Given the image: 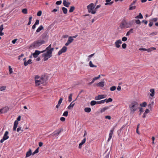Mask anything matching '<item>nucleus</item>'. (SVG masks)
Here are the masks:
<instances>
[{
	"label": "nucleus",
	"instance_id": "31",
	"mask_svg": "<svg viewBox=\"0 0 158 158\" xmlns=\"http://www.w3.org/2000/svg\"><path fill=\"white\" fill-rule=\"evenodd\" d=\"M85 112L87 113H89L91 111V109L89 107H86L84 109Z\"/></svg>",
	"mask_w": 158,
	"mask_h": 158
},
{
	"label": "nucleus",
	"instance_id": "26",
	"mask_svg": "<svg viewBox=\"0 0 158 158\" xmlns=\"http://www.w3.org/2000/svg\"><path fill=\"white\" fill-rule=\"evenodd\" d=\"M32 154L31 150L30 149L29 151H28L26 154V157H27L30 156Z\"/></svg>",
	"mask_w": 158,
	"mask_h": 158
},
{
	"label": "nucleus",
	"instance_id": "20",
	"mask_svg": "<svg viewBox=\"0 0 158 158\" xmlns=\"http://www.w3.org/2000/svg\"><path fill=\"white\" fill-rule=\"evenodd\" d=\"M100 75H99V76L98 77H95L93 79L92 81L89 83V84L91 85L92 84H93L94 82V81H95L99 79L100 78Z\"/></svg>",
	"mask_w": 158,
	"mask_h": 158
},
{
	"label": "nucleus",
	"instance_id": "53",
	"mask_svg": "<svg viewBox=\"0 0 158 158\" xmlns=\"http://www.w3.org/2000/svg\"><path fill=\"white\" fill-rule=\"evenodd\" d=\"M127 44L125 43H123L122 45V47L123 49H125L126 48Z\"/></svg>",
	"mask_w": 158,
	"mask_h": 158
},
{
	"label": "nucleus",
	"instance_id": "1",
	"mask_svg": "<svg viewBox=\"0 0 158 158\" xmlns=\"http://www.w3.org/2000/svg\"><path fill=\"white\" fill-rule=\"evenodd\" d=\"M139 104L136 102L133 101L129 105V108L131 114H134L139 108Z\"/></svg>",
	"mask_w": 158,
	"mask_h": 158
},
{
	"label": "nucleus",
	"instance_id": "10",
	"mask_svg": "<svg viewBox=\"0 0 158 158\" xmlns=\"http://www.w3.org/2000/svg\"><path fill=\"white\" fill-rule=\"evenodd\" d=\"M9 109V108L7 106H6L3 108L0 109V113H4L6 112Z\"/></svg>",
	"mask_w": 158,
	"mask_h": 158
},
{
	"label": "nucleus",
	"instance_id": "55",
	"mask_svg": "<svg viewBox=\"0 0 158 158\" xmlns=\"http://www.w3.org/2000/svg\"><path fill=\"white\" fill-rule=\"evenodd\" d=\"M158 19L157 18H154L151 19V21H154V22H156L157 21Z\"/></svg>",
	"mask_w": 158,
	"mask_h": 158
},
{
	"label": "nucleus",
	"instance_id": "60",
	"mask_svg": "<svg viewBox=\"0 0 158 158\" xmlns=\"http://www.w3.org/2000/svg\"><path fill=\"white\" fill-rule=\"evenodd\" d=\"M101 6V5H97L96 7L95 8V10H94L95 11H96L97 10V9H98V8L100 7Z\"/></svg>",
	"mask_w": 158,
	"mask_h": 158
},
{
	"label": "nucleus",
	"instance_id": "36",
	"mask_svg": "<svg viewBox=\"0 0 158 158\" xmlns=\"http://www.w3.org/2000/svg\"><path fill=\"white\" fill-rule=\"evenodd\" d=\"M63 13L64 14H67L68 10L67 8L64 7H63L62 8Z\"/></svg>",
	"mask_w": 158,
	"mask_h": 158
},
{
	"label": "nucleus",
	"instance_id": "59",
	"mask_svg": "<svg viewBox=\"0 0 158 158\" xmlns=\"http://www.w3.org/2000/svg\"><path fill=\"white\" fill-rule=\"evenodd\" d=\"M114 3V2L113 1H112V2H109V3H105V5H111V4H112L113 3Z\"/></svg>",
	"mask_w": 158,
	"mask_h": 158
},
{
	"label": "nucleus",
	"instance_id": "34",
	"mask_svg": "<svg viewBox=\"0 0 158 158\" xmlns=\"http://www.w3.org/2000/svg\"><path fill=\"white\" fill-rule=\"evenodd\" d=\"M51 44H50V45H49V46L48 47L46 48L45 50L42 51L41 52L43 53V52H45L46 51L49 50L51 48Z\"/></svg>",
	"mask_w": 158,
	"mask_h": 158
},
{
	"label": "nucleus",
	"instance_id": "47",
	"mask_svg": "<svg viewBox=\"0 0 158 158\" xmlns=\"http://www.w3.org/2000/svg\"><path fill=\"white\" fill-rule=\"evenodd\" d=\"M94 55V53H93L88 56V58L87 59V61H89L90 60V58L92 56H93Z\"/></svg>",
	"mask_w": 158,
	"mask_h": 158
},
{
	"label": "nucleus",
	"instance_id": "11",
	"mask_svg": "<svg viewBox=\"0 0 158 158\" xmlns=\"http://www.w3.org/2000/svg\"><path fill=\"white\" fill-rule=\"evenodd\" d=\"M74 40L73 39V37L72 36L69 37L68 39L67 42L65 44V45L66 46H68Z\"/></svg>",
	"mask_w": 158,
	"mask_h": 158
},
{
	"label": "nucleus",
	"instance_id": "33",
	"mask_svg": "<svg viewBox=\"0 0 158 158\" xmlns=\"http://www.w3.org/2000/svg\"><path fill=\"white\" fill-rule=\"evenodd\" d=\"M147 105V103L145 102H143L140 104V106L142 107H145Z\"/></svg>",
	"mask_w": 158,
	"mask_h": 158
},
{
	"label": "nucleus",
	"instance_id": "3",
	"mask_svg": "<svg viewBox=\"0 0 158 158\" xmlns=\"http://www.w3.org/2000/svg\"><path fill=\"white\" fill-rule=\"evenodd\" d=\"M94 7L93 3H91L88 5L87 6V8L89 12L93 14H95L96 11L93 10Z\"/></svg>",
	"mask_w": 158,
	"mask_h": 158
},
{
	"label": "nucleus",
	"instance_id": "50",
	"mask_svg": "<svg viewBox=\"0 0 158 158\" xmlns=\"http://www.w3.org/2000/svg\"><path fill=\"white\" fill-rule=\"evenodd\" d=\"M157 34V32H153L151 33L150 35L151 36L155 35H156Z\"/></svg>",
	"mask_w": 158,
	"mask_h": 158
},
{
	"label": "nucleus",
	"instance_id": "46",
	"mask_svg": "<svg viewBox=\"0 0 158 158\" xmlns=\"http://www.w3.org/2000/svg\"><path fill=\"white\" fill-rule=\"evenodd\" d=\"M6 88V86H2L0 87V90L1 91H3V90H5Z\"/></svg>",
	"mask_w": 158,
	"mask_h": 158
},
{
	"label": "nucleus",
	"instance_id": "48",
	"mask_svg": "<svg viewBox=\"0 0 158 158\" xmlns=\"http://www.w3.org/2000/svg\"><path fill=\"white\" fill-rule=\"evenodd\" d=\"M68 112L67 111H65L63 113V115L64 116L67 117L68 115Z\"/></svg>",
	"mask_w": 158,
	"mask_h": 158
},
{
	"label": "nucleus",
	"instance_id": "24",
	"mask_svg": "<svg viewBox=\"0 0 158 158\" xmlns=\"http://www.w3.org/2000/svg\"><path fill=\"white\" fill-rule=\"evenodd\" d=\"M120 26L121 29H123L126 27L124 19L122 22Z\"/></svg>",
	"mask_w": 158,
	"mask_h": 158
},
{
	"label": "nucleus",
	"instance_id": "38",
	"mask_svg": "<svg viewBox=\"0 0 158 158\" xmlns=\"http://www.w3.org/2000/svg\"><path fill=\"white\" fill-rule=\"evenodd\" d=\"M75 7L74 6H72L70 7V9L69 10V12L70 13L72 12L75 9Z\"/></svg>",
	"mask_w": 158,
	"mask_h": 158
},
{
	"label": "nucleus",
	"instance_id": "6",
	"mask_svg": "<svg viewBox=\"0 0 158 158\" xmlns=\"http://www.w3.org/2000/svg\"><path fill=\"white\" fill-rule=\"evenodd\" d=\"M48 32L47 31H45L41 35V37L42 39H45L46 38L48 39ZM48 40V39L46 40V41H47Z\"/></svg>",
	"mask_w": 158,
	"mask_h": 158
},
{
	"label": "nucleus",
	"instance_id": "4",
	"mask_svg": "<svg viewBox=\"0 0 158 158\" xmlns=\"http://www.w3.org/2000/svg\"><path fill=\"white\" fill-rule=\"evenodd\" d=\"M44 78L43 77H41L39 80H35V83L36 86H39L41 84L44 83Z\"/></svg>",
	"mask_w": 158,
	"mask_h": 158
},
{
	"label": "nucleus",
	"instance_id": "2",
	"mask_svg": "<svg viewBox=\"0 0 158 158\" xmlns=\"http://www.w3.org/2000/svg\"><path fill=\"white\" fill-rule=\"evenodd\" d=\"M45 43V41L43 40H38L34 42L30 46L31 47L33 48H36L41 45L44 44Z\"/></svg>",
	"mask_w": 158,
	"mask_h": 158
},
{
	"label": "nucleus",
	"instance_id": "42",
	"mask_svg": "<svg viewBox=\"0 0 158 158\" xmlns=\"http://www.w3.org/2000/svg\"><path fill=\"white\" fill-rule=\"evenodd\" d=\"M22 12L24 14H26L27 13V10L26 8H24L22 10Z\"/></svg>",
	"mask_w": 158,
	"mask_h": 158
},
{
	"label": "nucleus",
	"instance_id": "22",
	"mask_svg": "<svg viewBox=\"0 0 158 158\" xmlns=\"http://www.w3.org/2000/svg\"><path fill=\"white\" fill-rule=\"evenodd\" d=\"M96 85L97 86L103 87L104 86V82L103 81L100 82L97 84Z\"/></svg>",
	"mask_w": 158,
	"mask_h": 158
},
{
	"label": "nucleus",
	"instance_id": "14",
	"mask_svg": "<svg viewBox=\"0 0 158 158\" xmlns=\"http://www.w3.org/2000/svg\"><path fill=\"white\" fill-rule=\"evenodd\" d=\"M63 4L65 6L68 7L70 4V2H67L66 0H63Z\"/></svg>",
	"mask_w": 158,
	"mask_h": 158
},
{
	"label": "nucleus",
	"instance_id": "15",
	"mask_svg": "<svg viewBox=\"0 0 158 158\" xmlns=\"http://www.w3.org/2000/svg\"><path fill=\"white\" fill-rule=\"evenodd\" d=\"M42 53L41 52H40V51L38 50H35L34 53H33V55L34 58H36L38 56V55L40 53Z\"/></svg>",
	"mask_w": 158,
	"mask_h": 158
},
{
	"label": "nucleus",
	"instance_id": "5",
	"mask_svg": "<svg viewBox=\"0 0 158 158\" xmlns=\"http://www.w3.org/2000/svg\"><path fill=\"white\" fill-rule=\"evenodd\" d=\"M106 95L105 94L99 95L95 97L94 99L96 100H98L103 98H106Z\"/></svg>",
	"mask_w": 158,
	"mask_h": 158
},
{
	"label": "nucleus",
	"instance_id": "54",
	"mask_svg": "<svg viewBox=\"0 0 158 158\" xmlns=\"http://www.w3.org/2000/svg\"><path fill=\"white\" fill-rule=\"evenodd\" d=\"M127 38L126 37H123L122 39V40L123 41H126L127 40Z\"/></svg>",
	"mask_w": 158,
	"mask_h": 158
},
{
	"label": "nucleus",
	"instance_id": "19",
	"mask_svg": "<svg viewBox=\"0 0 158 158\" xmlns=\"http://www.w3.org/2000/svg\"><path fill=\"white\" fill-rule=\"evenodd\" d=\"M63 100V99L62 98H60L59 100V101L58 102V104L56 106V108H58L60 106L61 104V103L62 102Z\"/></svg>",
	"mask_w": 158,
	"mask_h": 158
},
{
	"label": "nucleus",
	"instance_id": "44",
	"mask_svg": "<svg viewBox=\"0 0 158 158\" xmlns=\"http://www.w3.org/2000/svg\"><path fill=\"white\" fill-rule=\"evenodd\" d=\"M116 89V86H113L110 88V89L111 91H113L115 90Z\"/></svg>",
	"mask_w": 158,
	"mask_h": 158
},
{
	"label": "nucleus",
	"instance_id": "63",
	"mask_svg": "<svg viewBox=\"0 0 158 158\" xmlns=\"http://www.w3.org/2000/svg\"><path fill=\"white\" fill-rule=\"evenodd\" d=\"M39 20L38 19H36V21L35 23V25H38L39 24Z\"/></svg>",
	"mask_w": 158,
	"mask_h": 158
},
{
	"label": "nucleus",
	"instance_id": "27",
	"mask_svg": "<svg viewBox=\"0 0 158 158\" xmlns=\"http://www.w3.org/2000/svg\"><path fill=\"white\" fill-rule=\"evenodd\" d=\"M154 105V102L153 101H150V102L149 103V104L148 105V107L150 108L151 109L152 106L153 105Z\"/></svg>",
	"mask_w": 158,
	"mask_h": 158
},
{
	"label": "nucleus",
	"instance_id": "25",
	"mask_svg": "<svg viewBox=\"0 0 158 158\" xmlns=\"http://www.w3.org/2000/svg\"><path fill=\"white\" fill-rule=\"evenodd\" d=\"M44 29V27L43 26L40 25L39 27L36 30V32H39L40 31Z\"/></svg>",
	"mask_w": 158,
	"mask_h": 158
},
{
	"label": "nucleus",
	"instance_id": "41",
	"mask_svg": "<svg viewBox=\"0 0 158 158\" xmlns=\"http://www.w3.org/2000/svg\"><path fill=\"white\" fill-rule=\"evenodd\" d=\"M73 94H71L69 97V102H71L72 100V96Z\"/></svg>",
	"mask_w": 158,
	"mask_h": 158
},
{
	"label": "nucleus",
	"instance_id": "45",
	"mask_svg": "<svg viewBox=\"0 0 158 158\" xmlns=\"http://www.w3.org/2000/svg\"><path fill=\"white\" fill-rule=\"evenodd\" d=\"M9 71L10 74H11L13 72V69H12L11 68L10 66H9Z\"/></svg>",
	"mask_w": 158,
	"mask_h": 158
},
{
	"label": "nucleus",
	"instance_id": "32",
	"mask_svg": "<svg viewBox=\"0 0 158 158\" xmlns=\"http://www.w3.org/2000/svg\"><path fill=\"white\" fill-rule=\"evenodd\" d=\"M135 19H142L143 18V16L142 15V14L140 13L139 14V15L135 17Z\"/></svg>",
	"mask_w": 158,
	"mask_h": 158
},
{
	"label": "nucleus",
	"instance_id": "56",
	"mask_svg": "<svg viewBox=\"0 0 158 158\" xmlns=\"http://www.w3.org/2000/svg\"><path fill=\"white\" fill-rule=\"evenodd\" d=\"M62 1H57L56 2V4L57 5H59L61 4Z\"/></svg>",
	"mask_w": 158,
	"mask_h": 158
},
{
	"label": "nucleus",
	"instance_id": "35",
	"mask_svg": "<svg viewBox=\"0 0 158 158\" xmlns=\"http://www.w3.org/2000/svg\"><path fill=\"white\" fill-rule=\"evenodd\" d=\"M89 65L90 67H96L97 66L95 65L94 64H93L92 62L91 61H90V62L89 63Z\"/></svg>",
	"mask_w": 158,
	"mask_h": 158
},
{
	"label": "nucleus",
	"instance_id": "12",
	"mask_svg": "<svg viewBox=\"0 0 158 158\" xmlns=\"http://www.w3.org/2000/svg\"><path fill=\"white\" fill-rule=\"evenodd\" d=\"M26 58H25L23 59V60L24 61V65L25 66L27 65L28 64H30L32 63V62L31 59H29L27 62L25 60Z\"/></svg>",
	"mask_w": 158,
	"mask_h": 158
},
{
	"label": "nucleus",
	"instance_id": "23",
	"mask_svg": "<svg viewBox=\"0 0 158 158\" xmlns=\"http://www.w3.org/2000/svg\"><path fill=\"white\" fill-rule=\"evenodd\" d=\"M113 131H114V130H110V134H109V138H108V140H107V141L108 142H109L110 140L111 139V138L112 136Z\"/></svg>",
	"mask_w": 158,
	"mask_h": 158
},
{
	"label": "nucleus",
	"instance_id": "17",
	"mask_svg": "<svg viewBox=\"0 0 158 158\" xmlns=\"http://www.w3.org/2000/svg\"><path fill=\"white\" fill-rule=\"evenodd\" d=\"M18 123V122L17 121L15 120V121L14 123V127L13 128V131H15L16 130V128L17 127Z\"/></svg>",
	"mask_w": 158,
	"mask_h": 158
},
{
	"label": "nucleus",
	"instance_id": "57",
	"mask_svg": "<svg viewBox=\"0 0 158 158\" xmlns=\"http://www.w3.org/2000/svg\"><path fill=\"white\" fill-rule=\"evenodd\" d=\"M136 2V0H135L133 1V2H132V3L130 4V5L131 6H133V5H135Z\"/></svg>",
	"mask_w": 158,
	"mask_h": 158
},
{
	"label": "nucleus",
	"instance_id": "28",
	"mask_svg": "<svg viewBox=\"0 0 158 158\" xmlns=\"http://www.w3.org/2000/svg\"><path fill=\"white\" fill-rule=\"evenodd\" d=\"M110 106H106V107H105L104 108L101 109L100 110V112L101 113H102V112H104L106 110L109 109V107Z\"/></svg>",
	"mask_w": 158,
	"mask_h": 158
},
{
	"label": "nucleus",
	"instance_id": "52",
	"mask_svg": "<svg viewBox=\"0 0 158 158\" xmlns=\"http://www.w3.org/2000/svg\"><path fill=\"white\" fill-rule=\"evenodd\" d=\"M42 11L41 10L39 11L37 13V15L38 16H40L41 15Z\"/></svg>",
	"mask_w": 158,
	"mask_h": 158
},
{
	"label": "nucleus",
	"instance_id": "37",
	"mask_svg": "<svg viewBox=\"0 0 158 158\" xmlns=\"http://www.w3.org/2000/svg\"><path fill=\"white\" fill-rule=\"evenodd\" d=\"M32 16H31L29 18V22L27 24L28 25H30L32 19Z\"/></svg>",
	"mask_w": 158,
	"mask_h": 158
},
{
	"label": "nucleus",
	"instance_id": "13",
	"mask_svg": "<svg viewBox=\"0 0 158 158\" xmlns=\"http://www.w3.org/2000/svg\"><path fill=\"white\" fill-rule=\"evenodd\" d=\"M62 131V128L59 129L58 132H57V131H56L52 134H53L54 135H58Z\"/></svg>",
	"mask_w": 158,
	"mask_h": 158
},
{
	"label": "nucleus",
	"instance_id": "39",
	"mask_svg": "<svg viewBox=\"0 0 158 158\" xmlns=\"http://www.w3.org/2000/svg\"><path fill=\"white\" fill-rule=\"evenodd\" d=\"M135 23L137 24L140 25L141 24V22L139 19L134 20Z\"/></svg>",
	"mask_w": 158,
	"mask_h": 158
},
{
	"label": "nucleus",
	"instance_id": "29",
	"mask_svg": "<svg viewBox=\"0 0 158 158\" xmlns=\"http://www.w3.org/2000/svg\"><path fill=\"white\" fill-rule=\"evenodd\" d=\"M73 102H72L69 106L68 107V108L69 109L71 110L72 109L73 107L75 105V103H73Z\"/></svg>",
	"mask_w": 158,
	"mask_h": 158
},
{
	"label": "nucleus",
	"instance_id": "18",
	"mask_svg": "<svg viewBox=\"0 0 158 158\" xmlns=\"http://www.w3.org/2000/svg\"><path fill=\"white\" fill-rule=\"evenodd\" d=\"M9 134V132L8 131H6L4 135V136L3 137L4 139L6 140L7 139H8L9 138V136L8 135Z\"/></svg>",
	"mask_w": 158,
	"mask_h": 158
},
{
	"label": "nucleus",
	"instance_id": "49",
	"mask_svg": "<svg viewBox=\"0 0 158 158\" xmlns=\"http://www.w3.org/2000/svg\"><path fill=\"white\" fill-rule=\"evenodd\" d=\"M95 103L96 102L95 101H92L90 102V105L92 106H94L96 104Z\"/></svg>",
	"mask_w": 158,
	"mask_h": 158
},
{
	"label": "nucleus",
	"instance_id": "61",
	"mask_svg": "<svg viewBox=\"0 0 158 158\" xmlns=\"http://www.w3.org/2000/svg\"><path fill=\"white\" fill-rule=\"evenodd\" d=\"M153 24V23L152 21H150L148 25L150 27H151Z\"/></svg>",
	"mask_w": 158,
	"mask_h": 158
},
{
	"label": "nucleus",
	"instance_id": "30",
	"mask_svg": "<svg viewBox=\"0 0 158 158\" xmlns=\"http://www.w3.org/2000/svg\"><path fill=\"white\" fill-rule=\"evenodd\" d=\"M150 92L152 93L150 94V95L151 97H153L155 94V90L154 89H152L150 90Z\"/></svg>",
	"mask_w": 158,
	"mask_h": 158
},
{
	"label": "nucleus",
	"instance_id": "58",
	"mask_svg": "<svg viewBox=\"0 0 158 158\" xmlns=\"http://www.w3.org/2000/svg\"><path fill=\"white\" fill-rule=\"evenodd\" d=\"M3 29V25L2 24L0 27V31H2Z\"/></svg>",
	"mask_w": 158,
	"mask_h": 158
},
{
	"label": "nucleus",
	"instance_id": "43",
	"mask_svg": "<svg viewBox=\"0 0 158 158\" xmlns=\"http://www.w3.org/2000/svg\"><path fill=\"white\" fill-rule=\"evenodd\" d=\"M129 6V10H130L135 9L136 8V6H131V5H130Z\"/></svg>",
	"mask_w": 158,
	"mask_h": 158
},
{
	"label": "nucleus",
	"instance_id": "51",
	"mask_svg": "<svg viewBox=\"0 0 158 158\" xmlns=\"http://www.w3.org/2000/svg\"><path fill=\"white\" fill-rule=\"evenodd\" d=\"M113 99L111 98H109L108 99L106 100V103H108L112 101Z\"/></svg>",
	"mask_w": 158,
	"mask_h": 158
},
{
	"label": "nucleus",
	"instance_id": "7",
	"mask_svg": "<svg viewBox=\"0 0 158 158\" xmlns=\"http://www.w3.org/2000/svg\"><path fill=\"white\" fill-rule=\"evenodd\" d=\"M67 49V48L65 46H64L58 52V55H60L63 53L65 52H66Z\"/></svg>",
	"mask_w": 158,
	"mask_h": 158
},
{
	"label": "nucleus",
	"instance_id": "8",
	"mask_svg": "<svg viewBox=\"0 0 158 158\" xmlns=\"http://www.w3.org/2000/svg\"><path fill=\"white\" fill-rule=\"evenodd\" d=\"M42 56L47 57L49 58L52 56V54L48 51H47L46 53L42 54Z\"/></svg>",
	"mask_w": 158,
	"mask_h": 158
},
{
	"label": "nucleus",
	"instance_id": "62",
	"mask_svg": "<svg viewBox=\"0 0 158 158\" xmlns=\"http://www.w3.org/2000/svg\"><path fill=\"white\" fill-rule=\"evenodd\" d=\"M105 118L106 119H108L109 120H110L111 119V117L110 116L107 115L105 116Z\"/></svg>",
	"mask_w": 158,
	"mask_h": 158
},
{
	"label": "nucleus",
	"instance_id": "21",
	"mask_svg": "<svg viewBox=\"0 0 158 158\" xmlns=\"http://www.w3.org/2000/svg\"><path fill=\"white\" fill-rule=\"evenodd\" d=\"M100 75H99V76L98 77H95L93 79L92 81L89 83V84L91 85L92 84H93L94 82V81H95L99 79L100 78Z\"/></svg>",
	"mask_w": 158,
	"mask_h": 158
},
{
	"label": "nucleus",
	"instance_id": "40",
	"mask_svg": "<svg viewBox=\"0 0 158 158\" xmlns=\"http://www.w3.org/2000/svg\"><path fill=\"white\" fill-rule=\"evenodd\" d=\"M39 148L38 147L35 151L34 152H33L32 154L33 155H34L36 153H37L39 152Z\"/></svg>",
	"mask_w": 158,
	"mask_h": 158
},
{
	"label": "nucleus",
	"instance_id": "64",
	"mask_svg": "<svg viewBox=\"0 0 158 158\" xmlns=\"http://www.w3.org/2000/svg\"><path fill=\"white\" fill-rule=\"evenodd\" d=\"M54 49V48H51L50 50H48V51L52 54V51H53Z\"/></svg>",
	"mask_w": 158,
	"mask_h": 158
},
{
	"label": "nucleus",
	"instance_id": "16",
	"mask_svg": "<svg viewBox=\"0 0 158 158\" xmlns=\"http://www.w3.org/2000/svg\"><path fill=\"white\" fill-rule=\"evenodd\" d=\"M134 20H131L130 21H129L128 23H127L128 25L126 26V27L127 28H129L134 23Z\"/></svg>",
	"mask_w": 158,
	"mask_h": 158
},
{
	"label": "nucleus",
	"instance_id": "9",
	"mask_svg": "<svg viewBox=\"0 0 158 158\" xmlns=\"http://www.w3.org/2000/svg\"><path fill=\"white\" fill-rule=\"evenodd\" d=\"M122 42L120 40H118L116 41L115 42V45L117 48H119L120 47V44H122Z\"/></svg>",
	"mask_w": 158,
	"mask_h": 158
}]
</instances>
